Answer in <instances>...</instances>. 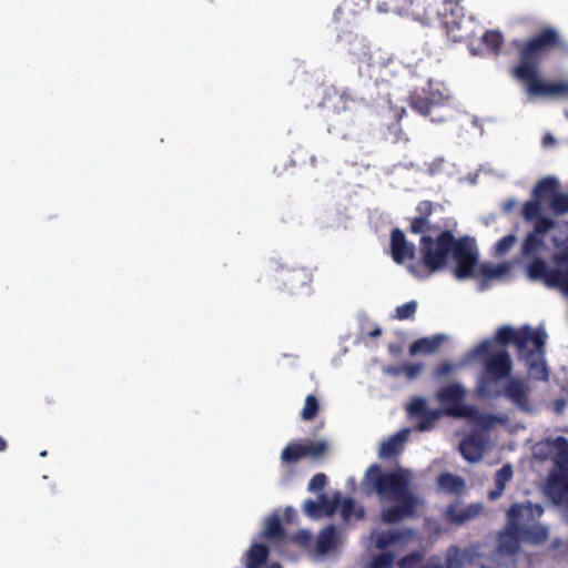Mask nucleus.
I'll return each instance as SVG.
<instances>
[{"instance_id":"nucleus-1","label":"nucleus","mask_w":568,"mask_h":568,"mask_svg":"<svg viewBox=\"0 0 568 568\" xmlns=\"http://www.w3.org/2000/svg\"><path fill=\"white\" fill-rule=\"evenodd\" d=\"M420 260L407 266L408 272L418 280L443 271L449 257L456 262L454 274L458 280L483 276L491 280L501 276L506 264H478V252L468 237L456 239L450 230L439 232L437 236H423L419 241Z\"/></svg>"},{"instance_id":"nucleus-2","label":"nucleus","mask_w":568,"mask_h":568,"mask_svg":"<svg viewBox=\"0 0 568 568\" xmlns=\"http://www.w3.org/2000/svg\"><path fill=\"white\" fill-rule=\"evenodd\" d=\"M519 62L510 73L520 82L529 97H567L568 82H545L539 74V64L544 53L552 50L568 51V43L552 27H545L526 41L514 40Z\"/></svg>"},{"instance_id":"nucleus-3","label":"nucleus","mask_w":568,"mask_h":568,"mask_svg":"<svg viewBox=\"0 0 568 568\" xmlns=\"http://www.w3.org/2000/svg\"><path fill=\"white\" fill-rule=\"evenodd\" d=\"M365 478L372 484L381 500L395 503L392 507L383 508V523L393 525L415 517L419 499L410 489V476L407 470L399 468L383 473L381 467L374 464L366 470Z\"/></svg>"},{"instance_id":"nucleus-4","label":"nucleus","mask_w":568,"mask_h":568,"mask_svg":"<svg viewBox=\"0 0 568 568\" xmlns=\"http://www.w3.org/2000/svg\"><path fill=\"white\" fill-rule=\"evenodd\" d=\"M547 334L542 328L532 329L524 325L518 329L511 326H501L496 333V342L503 346L514 344L518 357L525 361L529 374L536 381L547 382L549 371L545 361V344Z\"/></svg>"},{"instance_id":"nucleus-5","label":"nucleus","mask_w":568,"mask_h":568,"mask_svg":"<svg viewBox=\"0 0 568 568\" xmlns=\"http://www.w3.org/2000/svg\"><path fill=\"white\" fill-rule=\"evenodd\" d=\"M490 344L491 342L488 339L483 341L471 351V356H485L484 372L486 377H483L478 384V395L480 397L497 398L500 392L490 388V381L498 382L508 378L513 371V362L506 349L490 354Z\"/></svg>"},{"instance_id":"nucleus-6","label":"nucleus","mask_w":568,"mask_h":568,"mask_svg":"<svg viewBox=\"0 0 568 568\" xmlns=\"http://www.w3.org/2000/svg\"><path fill=\"white\" fill-rule=\"evenodd\" d=\"M418 4L422 9L425 8L426 14L424 17H412L424 24H430L438 21L442 27L447 31V34L454 41H460L464 36L456 33L460 29V22L464 18L463 8L453 0H443L442 8H438L437 0H412V6Z\"/></svg>"},{"instance_id":"nucleus-7","label":"nucleus","mask_w":568,"mask_h":568,"mask_svg":"<svg viewBox=\"0 0 568 568\" xmlns=\"http://www.w3.org/2000/svg\"><path fill=\"white\" fill-rule=\"evenodd\" d=\"M552 261L558 267L549 270L542 258H534L527 266V274L532 281H542L547 286L559 287L568 294V246L555 253Z\"/></svg>"},{"instance_id":"nucleus-8","label":"nucleus","mask_w":568,"mask_h":568,"mask_svg":"<svg viewBox=\"0 0 568 568\" xmlns=\"http://www.w3.org/2000/svg\"><path fill=\"white\" fill-rule=\"evenodd\" d=\"M525 515L530 516V507H525L519 504H514L508 510V525L507 530L499 536L498 549L501 554L516 555L520 549V534L518 529V520L523 519Z\"/></svg>"},{"instance_id":"nucleus-9","label":"nucleus","mask_w":568,"mask_h":568,"mask_svg":"<svg viewBox=\"0 0 568 568\" xmlns=\"http://www.w3.org/2000/svg\"><path fill=\"white\" fill-rule=\"evenodd\" d=\"M466 389L458 383L440 387L436 392L437 400L445 406L446 414L453 417H468L471 415V407L464 405Z\"/></svg>"},{"instance_id":"nucleus-10","label":"nucleus","mask_w":568,"mask_h":568,"mask_svg":"<svg viewBox=\"0 0 568 568\" xmlns=\"http://www.w3.org/2000/svg\"><path fill=\"white\" fill-rule=\"evenodd\" d=\"M275 280L290 294H310L313 275L306 267H281Z\"/></svg>"},{"instance_id":"nucleus-11","label":"nucleus","mask_w":568,"mask_h":568,"mask_svg":"<svg viewBox=\"0 0 568 568\" xmlns=\"http://www.w3.org/2000/svg\"><path fill=\"white\" fill-rule=\"evenodd\" d=\"M416 247L408 242L405 233L400 229H394L390 232V255L396 264H404L407 260L415 257Z\"/></svg>"},{"instance_id":"nucleus-12","label":"nucleus","mask_w":568,"mask_h":568,"mask_svg":"<svg viewBox=\"0 0 568 568\" xmlns=\"http://www.w3.org/2000/svg\"><path fill=\"white\" fill-rule=\"evenodd\" d=\"M529 392L525 382L519 378H510L504 387V395L524 412L530 410Z\"/></svg>"},{"instance_id":"nucleus-13","label":"nucleus","mask_w":568,"mask_h":568,"mask_svg":"<svg viewBox=\"0 0 568 568\" xmlns=\"http://www.w3.org/2000/svg\"><path fill=\"white\" fill-rule=\"evenodd\" d=\"M434 203L428 200L420 201L416 206L417 216L410 220V225L408 231L412 234H423V236H427L425 233L433 230L430 225L429 217L434 212Z\"/></svg>"},{"instance_id":"nucleus-14","label":"nucleus","mask_w":568,"mask_h":568,"mask_svg":"<svg viewBox=\"0 0 568 568\" xmlns=\"http://www.w3.org/2000/svg\"><path fill=\"white\" fill-rule=\"evenodd\" d=\"M378 9L384 12L407 14L410 17H424L425 8L418 4L412 6V0H378Z\"/></svg>"},{"instance_id":"nucleus-15","label":"nucleus","mask_w":568,"mask_h":568,"mask_svg":"<svg viewBox=\"0 0 568 568\" xmlns=\"http://www.w3.org/2000/svg\"><path fill=\"white\" fill-rule=\"evenodd\" d=\"M409 433V428H403L388 437L379 446L378 456L385 459L398 456L404 448V444L408 439Z\"/></svg>"},{"instance_id":"nucleus-16","label":"nucleus","mask_w":568,"mask_h":568,"mask_svg":"<svg viewBox=\"0 0 568 568\" xmlns=\"http://www.w3.org/2000/svg\"><path fill=\"white\" fill-rule=\"evenodd\" d=\"M323 101L327 108H331L336 113H341L348 109L349 103L354 99L348 90H338L332 87L326 90Z\"/></svg>"},{"instance_id":"nucleus-17","label":"nucleus","mask_w":568,"mask_h":568,"mask_svg":"<svg viewBox=\"0 0 568 568\" xmlns=\"http://www.w3.org/2000/svg\"><path fill=\"white\" fill-rule=\"evenodd\" d=\"M483 507L479 504H470L464 508H459L458 505L452 504L445 510L446 518L456 525H462L475 517H477Z\"/></svg>"},{"instance_id":"nucleus-18","label":"nucleus","mask_w":568,"mask_h":568,"mask_svg":"<svg viewBox=\"0 0 568 568\" xmlns=\"http://www.w3.org/2000/svg\"><path fill=\"white\" fill-rule=\"evenodd\" d=\"M445 97L442 93L433 94L432 97L412 95L409 105L413 110L423 116H428L433 109L444 103Z\"/></svg>"},{"instance_id":"nucleus-19","label":"nucleus","mask_w":568,"mask_h":568,"mask_svg":"<svg viewBox=\"0 0 568 568\" xmlns=\"http://www.w3.org/2000/svg\"><path fill=\"white\" fill-rule=\"evenodd\" d=\"M459 450L462 456L469 463L478 462L484 455V444L474 436L464 438L460 442Z\"/></svg>"},{"instance_id":"nucleus-20","label":"nucleus","mask_w":568,"mask_h":568,"mask_svg":"<svg viewBox=\"0 0 568 568\" xmlns=\"http://www.w3.org/2000/svg\"><path fill=\"white\" fill-rule=\"evenodd\" d=\"M444 341L445 336L442 334L434 335L433 337L418 338L409 346V354L412 356L419 353L432 354L437 351Z\"/></svg>"},{"instance_id":"nucleus-21","label":"nucleus","mask_w":568,"mask_h":568,"mask_svg":"<svg viewBox=\"0 0 568 568\" xmlns=\"http://www.w3.org/2000/svg\"><path fill=\"white\" fill-rule=\"evenodd\" d=\"M518 529L523 541L540 545L548 538V530L541 525L525 526L518 520Z\"/></svg>"},{"instance_id":"nucleus-22","label":"nucleus","mask_w":568,"mask_h":568,"mask_svg":"<svg viewBox=\"0 0 568 568\" xmlns=\"http://www.w3.org/2000/svg\"><path fill=\"white\" fill-rule=\"evenodd\" d=\"M513 477V467L510 464L504 465L500 469H498L495 474V488L488 493L489 500L498 499L507 485V483Z\"/></svg>"},{"instance_id":"nucleus-23","label":"nucleus","mask_w":568,"mask_h":568,"mask_svg":"<svg viewBox=\"0 0 568 568\" xmlns=\"http://www.w3.org/2000/svg\"><path fill=\"white\" fill-rule=\"evenodd\" d=\"M268 549L265 545L255 542L246 552L245 567L246 568H261L268 558Z\"/></svg>"},{"instance_id":"nucleus-24","label":"nucleus","mask_w":568,"mask_h":568,"mask_svg":"<svg viewBox=\"0 0 568 568\" xmlns=\"http://www.w3.org/2000/svg\"><path fill=\"white\" fill-rule=\"evenodd\" d=\"M337 542V531L334 526H327L322 529L316 540V551L318 554H327L333 550Z\"/></svg>"},{"instance_id":"nucleus-25","label":"nucleus","mask_w":568,"mask_h":568,"mask_svg":"<svg viewBox=\"0 0 568 568\" xmlns=\"http://www.w3.org/2000/svg\"><path fill=\"white\" fill-rule=\"evenodd\" d=\"M437 483L444 491L449 494H460L465 489V480L450 473L440 474Z\"/></svg>"},{"instance_id":"nucleus-26","label":"nucleus","mask_w":568,"mask_h":568,"mask_svg":"<svg viewBox=\"0 0 568 568\" xmlns=\"http://www.w3.org/2000/svg\"><path fill=\"white\" fill-rule=\"evenodd\" d=\"M558 190V181L555 178L548 176L537 183L534 189V196L542 202L546 199H550L552 194H556Z\"/></svg>"},{"instance_id":"nucleus-27","label":"nucleus","mask_w":568,"mask_h":568,"mask_svg":"<svg viewBox=\"0 0 568 568\" xmlns=\"http://www.w3.org/2000/svg\"><path fill=\"white\" fill-rule=\"evenodd\" d=\"M423 368H424V365L422 363L400 364V365L389 366L387 368V373L395 377L404 375L408 381H413L422 373Z\"/></svg>"},{"instance_id":"nucleus-28","label":"nucleus","mask_w":568,"mask_h":568,"mask_svg":"<svg viewBox=\"0 0 568 568\" xmlns=\"http://www.w3.org/2000/svg\"><path fill=\"white\" fill-rule=\"evenodd\" d=\"M286 536L278 516H272L267 519L264 537L271 541H282Z\"/></svg>"},{"instance_id":"nucleus-29","label":"nucleus","mask_w":568,"mask_h":568,"mask_svg":"<svg viewBox=\"0 0 568 568\" xmlns=\"http://www.w3.org/2000/svg\"><path fill=\"white\" fill-rule=\"evenodd\" d=\"M481 42L490 53L498 55L504 44V37L497 30H487L481 36Z\"/></svg>"},{"instance_id":"nucleus-30","label":"nucleus","mask_w":568,"mask_h":568,"mask_svg":"<svg viewBox=\"0 0 568 568\" xmlns=\"http://www.w3.org/2000/svg\"><path fill=\"white\" fill-rule=\"evenodd\" d=\"M405 536V531H399V530H387V531H382L376 540H375V546L377 549H386L387 547H389L390 545H394L398 541H400Z\"/></svg>"},{"instance_id":"nucleus-31","label":"nucleus","mask_w":568,"mask_h":568,"mask_svg":"<svg viewBox=\"0 0 568 568\" xmlns=\"http://www.w3.org/2000/svg\"><path fill=\"white\" fill-rule=\"evenodd\" d=\"M302 452L303 457L311 456L313 458H318L326 454L327 443L325 440H307L306 443H302Z\"/></svg>"},{"instance_id":"nucleus-32","label":"nucleus","mask_w":568,"mask_h":568,"mask_svg":"<svg viewBox=\"0 0 568 568\" xmlns=\"http://www.w3.org/2000/svg\"><path fill=\"white\" fill-rule=\"evenodd\" d=\"M303 457L302 452V443L301 442H293L288 444L281 454V459L283 463L286 464H294L298 462Z\"/></svg>"},{"instance_id":"nucleus-33","label":"nucleus","mask_w":568,"mask_h":568,"mask_svg":"<svg viewBox=\"0 0 568 568\" xmlns=\"http://www.w3.org/2000/svg\"><path fill=\"white\" fill-rule=\"evenodd\" d=\"M318 503L321 505L322 516H332L335 514L339 506V493H336L333 498H329L326 494L321 493L318 495Z\"/></svg>"},{"instance_id":"nucleus-34","label":"nucleus","mask_w":568,"mask_h":568,"mask_svg":"<svg viewBox=\"0 0 568 568\" xmlns=\"http://www.w3.org/2000/svg\"><path fill=\"white\" fill-rule=\"evenodd\" d=\"M320 410V404L315 395H307L305 398L304 407L301 412L303 420H312L316 417Z\"/></svg>"},{"instance_id":"nucleus-35","label":"nucleus","mask_w":568,"mask_h":568,"mask_svg":"<svg viewBox=\"0 0 568 568\" xmlns=\"http://www.w3.org/2000/svg\"><path fill=\"white\" fill-rule=\"evenodd\" d=\"M544 245V239L532 232L528 233L523 243V254H535Z\"/></svg>"},{"instance_id":"nucleus-36","label":"nucleus","mask_w":568,"mask_h":568,"mask_svg":"<svg viewBox=\"0 0 568 568\" xmlns=\"http://www.w3.org/2000/svg\"><path fill=\"white\" fill-rule=\"evenodd\" d=\"M440 417V412L438 409H427L423 415H420L419 422L416 426V429L419 432L429 430L433 428L435 422Z\"/></svg>"},{"instance_id":"nucleus-37","label":"nucleus","mask_w":568,"mask_h":568,"mask_svg":"<svg viewBox=\"0 0 568 568\" xmlns=\"http://www.w3.org/2000/svg\"><path fill=\"white\" fill-rule=\"evenodd\" d=\"M552 212L561 215L568 212V194L559 193L552 194L549 201Z\"/></svg>"},{"instance_id":"nucleus-38","label":"nucleus","mask_w":568,"mask_h":568,"mask_svg":"<svg viewBox=\"0 0 568 568\" xmlns=\"http://www.w3.org/2000/svg\"><path fill=\"white\" fill-rule=\"evenodd\" d=\"M541 202L535 197V200L527 201L523 206V216L526 221H535L541 216Z\"/></svg>"},{"instance_id":"nucleus-39","label":"nucleus","mask_w":568,"mask_h":568,"mask_svg":"<svg viewBox=\"0 0 568 568\" xmlns=\"http://www.w3.org/2000/svg\"><path fill=\"white\" fill-rule=\"evenodd\" d=\"M417 310V302L409 301L396 307L395 318L398 321L413 320Z\"/></svg>"},{"instance_id":"nucleus-40","label":"nucleus","mask_w":568,"mask_h":568,"mask_svg":"<svg viewBox=\"0 0 568 568\" xmlns=\"http://www.w3.org/2000/svg\"><path fill=\"white\" fill-rule=\"evenodd\" d=\"M554 227L555 222L551 219L541 215L535 220L532 233L544 237V235Z\"/></svg>"},{"instance_id":"nucleus-41","label":"nucleus","mask_w":568,"mask_h":568,"mask_svg":"<svg viewBox=\"0 0 568 568\" xmlns=\"http://www.w3.org/2000/svg\"><path fill=\"white\" fill-rule=\"evenodd\" d=\"M395 561L393 552H382L375 556L372 560V568H392Z\"/></svg>"},{"instance_id":"nucleus-42","label":"nucleus","mask_w":568,"mask_h":568,"mask_svg":"<svg viewBox=\"0 0 568 568\" xmlns=\"http://www.w3.org/2000/svg\"><path fill=\"white\" fill-rule=\"evenodd\" d=\"M460 560L458 558V548L452 547L446 556V567L442 565H427L422 568H459Z\"/></svg>"},{"instance_id":"nucleus-43","label":"nucleus","mask_w":568,"mask_h":568,"mask_svg":"<svg viewBox=\"0 0 568 568\" xmlns=\"http://www.w3.org/2000/svg\"><path fill=\"white\" fill-rule=\"evenodd\" d=\"M516 243V236L508 234L501 237L495 245V254L498 256L505 255Z\"/></svg>"},{"instance_id":"nucleus-44","label":"nucleus","mask_w":568,"mask_h":568,"mask_svg":"<svg viewBox=\"0 0 568 568\" xmlns=\"http://www.w3.org/2000/svg\"><path fill=\"white\" fill-rule=\"evenodd\" d=\"M428 409L425 398L415 397L408 405L407 410L410 415L419 417Z\"/></svg>"},{"instance_id":"nucleus-45","label":"nucleus","mask_w":568,"mask_h":568,"mask_svg":"<svg viewBox=\"0 0 568 568\" xmlns=\"http://www.w3.org/2000/svg\"><path fill=\"white\" fill-rule=\"evenodd\" d=\"M457 368L456 364L442 362L433 372L435 379H442L449 376Z\"/></svg>"},{"instance_id":"nucleus-46","label":"nucleus","mask_w":568,"mask_h":568,"mask_svg":"<svg viewBox=\"0 0 568 568\" xmlns=\"http://www.w3.org/2000/svg\"><path fill=\"white\" fill-rule=\"evenodd\" d=\"M304 513L311 518L322 517L321 505L313 499H306L303 505Z\"/></svg>"},{"instance_id":"nucleus-47","label":"nucleus","mask_w":568,"mask_h":568,"mask_svg":"<svg viewBox=\"0 0 568 568\" xmlns=\"http://www.w3.org/2000/svg\"><path fill=\"white\" fill-rule=\"evenodd\" d=\"M327 483V477L323 473H318L312 477V479L308 483V490L310 491H321L325 487Z\"/></svg>"},{"instance_id":"nucleus-48","label":"nucleus","mask_w":568,"mask_h":568,"mask_svg":"<svg viewBox=\"0 0 568 568\" xmlns=\"http://www.w3.org/2000/svg\"><path fill=\"white\" fill-rule=\"evenodd\" d=\"M292 539L302 547H308L312 541V535L307 530H298Z\"/></svg>"},{"instance_id":"nucleus-49","label":"nucleus","mask_w":568,"mask_h":568,"mask_svg":"<svg viewBox=\"0 0 568 568\" xmlns=\"http://www.w3.org/2000/svg\"><path fill=\"white\" fill-rule=\"evenodd\" d=\"M339 505H341V515L345 519L349 518L354 510V507H355L354 500L351 498H345L342 501L339 500Z\"/></svg>"},{"instance_id":"nucleus-50","label":"nucleus","mask_w":568,"mask_h":568,"mask_svg":"<svg viewBox=\"0 0 568 568\" xmlns=\"http://www.w3.org/2000/svg\"><path fill=\"white\" fill-rule=\"evenodd\" d=\"M367 335L371 338H376L382 335V329H381V327L377 326L374 329H372L371 332H368Z\"/></svg>"},{"instance_id":"nucleus-51","label":"nucleus","mask_w":568,"mask_h":568,"mask_svg":"<svg viewBox=\"0 0 568 568\" xmlns=\"http://www.w3.org/2000/svg\"><path fill=\"white\" fill-rule=\"evenodd\" d=\"M542 142L545 145L550 144V143L552 144V143H555V139L551 135H546V136H544Z\"/></svg>"},{"instance_id":"nucleus-52","label":"nucleus","mask_w":568,"mask_h":568,"mask_svg":"<svg viewBox=\"0 0 568 568\" xmlns=\"http://www.w3.org/2000/svg\"><path fill=\"white\" fill-rule=\"evenodd\" d=\"M7 447H8V445H7L6 439L2 436H0V453L4 452L7 449Z\"/></svg>"},{"instance_id":"nucleus-53","label":"nucleus","mask_w":568,"mask_h":568,"mask_svg":"<svg viewBox=\"0 0 568 568\" xmlns=\"http://www.w3.org/2000/svg\"><path fill=\"white\" fill-rule=\"evenodd\" d=\"M403 114H405V110L404 109H402L400 112L397 113V115H396L397 119L399 120L403 116Z\"/></svg>"},{"instance_id":"nucleus-54","label":"nucleus","mask_w":568,"mask_h":568,"mask_svg":"<svg viewBox=\"0 0 568 568\" xmlns=\"http://www.w3.org/2000/svg\"><path fill=\"white\" fill-rule=\"evenodd\" d=\"M470 52H471L473 54H477V51H476V50H475V48H473V47H470Z\"/></svg>"},{"instance_id":"nucleus-55","label":"nucleus","mask_w":568,"mask_h":568,"mask_svg":"<svg viewBox=\"0 0 568 568\" xmlns=\"http://www.w3.org/2000/svg\"><path fill=\"white\" fill-rule=\"evenodd\" d=\"M270 568H281V566L277 564H273Z\"/></svg>"},{"instance_id":"nucleus-56","label":"nucleus","mask_w":568,"mask_h":568,"mask_svg":"<svg viewBox=\"0 0 568 568\" xmlns=\"http://www.w3.org/2000/svg\"><path fill=\"white\" fill-rule=\"evenodd\" d=\"M40 456H41V457H45V456H47V452H45V450L41 452V453H40Z\"/></svg>"},{"instance_id":"nucleus-57","label":"nucleus","mask_w":568,"mask_h":568,"mask_svg":"<svg viewBox=\"0 0 568 568\" xmlns=\"http://www.w3.org/2000/svg\"><path fill=\"white\" fill-rule=\"evenodd\" d=\"M453 2H454V3H457V4L459 6V3H458V2H459V0H456V1H453Z\"/></svg>"}]
</instances>
